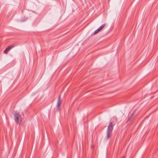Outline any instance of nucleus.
<instances>
[{
  "label": "nucleus",
  "instance_id": "obj_1",
  "mask_svg": "<svg viewBox=\"0 0 158 158\" xmlns=\"http://www.w3.org/2000/svg\"><path fill=\"white\" fill-rule=\"evenodd\" d=\"M113 129V125L112 122L110 123L108 126L107 131L106 138L109 139L112 134V131Z\"/></svg>",
  "mask_w": 158,
  "mask_h": 158
},
{
  "label": "nucleus",
  "instance_id": "obj_2",
  "mask_svg": "<svg viewBox=\"0 0 158 158\" xmlns=\"http://www.w3.org/2000/svg\"><path fill=\"white\" fill-rule=\"evenodd\" d=\"M15 120L16 122L19 124L21 122V117L20 114L17 112H15L14 113Z\"/></svg>",
  "mask_w": 158,
  "mask_h": 158
},
{
  "label": "nucleus",
  "instance_id": "obj_3",
  "mask_svg": "<svg viewBox=\"0 0 158 158\" xmlns=\"http://www.w3.org/2000/svg\"><path fill=\"white\" fill-rule=\"evenodd\" d=\"M61 97L60 95L58 96V101L57 102V104L56 106V110L57 111L59 110L60 107V106L61 104Z\"/></svg>",
  "mask_w": 158,
  "mask_h": 158
},
{
  "label": "nucleus",
  "instance_id": "obj_4",
  "mask_svg": "<svg viewBox=\"0 0 158 158\" xmlns=\"http://www.w3.org/2000/svg\"><path fill=\"white\" fill-rule=\"evenodd\" d=\"M106 26L105 24H103L102 25L100 26L98 29L96 30L94 33V34L95 35L98 33L99 31H101Z\"/></svg>",
  "mask_w": 158,
  "mask_h": 158
},
{
  "label": "nucleus",
  "instance_id": "obj_5",
  "mask_svg": "<svg viewBox=\"0 0 158 158\" xmlns=\"http://www.w3.org/2000/svg\"><path fill=\"white\" fill-rule=\"evenodd\" d=\"M15 45L14 44H12L8 47L4 51V53L5 54H7V52L9 51L11 49L14 47Z\"/></svg>",
  "mask_w": 158,
  "mask_h": 158
},
{
  "label": "nucleus",
  "instance_id": "obj_6",
  "mask_svg": "<svg viewBox=\"0 0 158 158\" xmlns=\"http://www.w3.org/2000/svg\"><path fill=\"white\" fill-rule=\"evenodd\" d=\"M134 114V112L130 116V118L128 119V121H130V122L132 121L133 120V114Z\"/></svg>",
  "mask_w": 158,
  "mask_h": 158
},
{
  "label": "nucleus",
  "instance_id": "obj_7",
  "mask_svg": "<svg viewBox=\"0 0 158 158\" xmlns=\"http://www.w3.org/2000/svg\"><path fill=\"white\" fill-rule=\"evenodd\" d=\"M122 158H125V157L124 156H123Z\"/></svg>",
  "mask_w": 158,
  "mask_h": 158
}]
</instances>
